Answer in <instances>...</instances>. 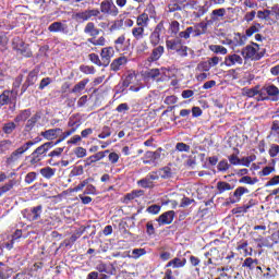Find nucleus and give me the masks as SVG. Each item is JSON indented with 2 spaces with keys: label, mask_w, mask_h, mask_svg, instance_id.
Segmentation results:
<instances>
[{
  "label": "nucleus",
  "mask_w": 279,
  "mask_h": 279,
  "mask_svg": "<svg viewBox=\"0 0 279 279\" xmlns=\"http://www.w3.org/2000/svg\"><path fill=\"white\" fill-rule=\"evenodd\" d=\"M279 154V145L278 144H272L269 148V156L270 158H276Z\"/></svg>",
  "instance_id": "obj_64"
},
{
  "label": "nucleus",
  "mask_w": 279,
  "mask_h": 279,
  "mask_svg": "<svg viewBox=\"0 0 279 279\" xmlns=\"http://www.w3.org/2000/svg\"><path fill=\"white\" fill-rule=\"evenodd\" d=\"M165 53V46H155V48L151 50L150 56L147 58L148 62H158L160 58H162V54Z\"/></svg>",
  "instance_id": "obj_22"
},
{
  "label": "nucleus",
  "mask_w": 279,
  "mask_h": 279,
  "mask_svg": "<svg viewBox=\"0 0 279 279\" xmlns=\"http://www.w3.org/2000/svg\"><path fill=\"white\" fill-rule=\"evenodd\" d=\"M266 50H260V45L256 43H252L246 47L242 48L241 56L245 60H252L253 62H258V60H263L265 58Z\"/></svg>",
  "instance_id": "obj_1"
},
{
  "label": "nucleus",
  "mask_w": 279,
  "mask_h": 279,
  "mask_svg": "<svg viewBox=\"0 0 279 279\" xmlns=\"http://www.w3.org/2000/svg\"><path fill=\"white\" fill-rule=\"evenodd\" d=\"M40 175L46 180H51L56 175V169L51 167H45L39 170Z\"/></svg>",
  "instance_id": "obj_34"
},
{
  "label": "nucleus",
  "mask_w": 279,
  "mask_h": 279,
  "mask_svg": "<svg viewBox=\"0 0 279 279\" xmlns=\"http://www.w3.org/2000/svg\"><path fill=\"white\" fill-rule=\"evenodd\" d=\"M86 228L87 227H80L74 234H72L70 238L65 239L61 244L60 247H68L69 250H71L73 247V245H75V242L77 241V239H80V236H82V234H84L86 232Z\"/></svg>",
  "instance_id": "obj_9"
},
{
  "label": "nucleus",
  "mask_w": 279,
  "mask_h": 279,
  "mask_svg": "<svg viewBox=\"0 0 279 279\" xmlns=\"http://www.w3.org/2000/svg\"><path fill=\"white\" fill-rule=\"evenodd\" d=\"M132 36L134 40L141 41L145 38V28L135 26L132 28Z\"/></svg>",
  "instance_id": "obj_32"
},
{
  "label": "nucleus",
  "mask_w": 279,
  "mask_h": 279,
  "mask_svg": "<svg viewBox=\"0 0 279 279\" xmlns=\"http://www.w3.org/2000/svg\"><path fill=\"white\" fill-rule=\"evenodd\" d=\"M209 50L213 51V53H220V56H226L228 53V49L220 45H210Z\"/></svg>",
  "instance_id": "obj_43"
},
{
  "label": "nucleus",
  "mask_w": 279,
  "mask_h": 279,
  "mask_svg": "<svg viewBox=\"0 0 279 279\" xmlns=\"http://www.w3.org/2000/svg\"><path fill=\"white\" fill-rule=\"evenodd\" d=\"M32 117V109H25L20 112L14 119L15 123H21V121H27Z\"/></svg>",
  "instance_id": "obj_37"
},
{
  "label": "nucleus",
  "mask_w": 279,
  "mask_h": 279,
  "mask_svg": "<svg viewBox=\"0 0 279 279\" xmlns=\"http://www.w3.org/2000/svg\"><path fill=\"white\" fill-rule=\"evenodd\" d=\"M36 143H40V137H36L35 141H28L21 147L16 148L10 155V157L8 158V161L16 162V160H19V158H21V156H23V154H25V151H28L31 147H34V145H36Z\"/></svg>",
  "instance_id": "obj_4"
},
{
  "label": "nucleus",
  "mask_w": 279,
  "mask_h": 279,
  "mask_svg": "<svg viewBox=\"0 0 279 279\" xmlns=\"http://www.w3.org/2000/svg\"><path fill=\"white\" fill-rule=\"evenodd\" d=\"M240 184H250L251 186L258 183V178H253L250 175H244L239 180Z\"/></svg>",
  "instance_id": "obj_47"
},
{
  "label": "nucleus",
  "mask_w": 279,
  "mask_h": 279,
  "mask_svg": "<svg viewBox=\"0 0 279 279\" xmlns=\"http://www.w3.org/2000/svg\"><path fill=\"white\" fill-rule=\"evenodd\" d=\"M62 133V129H49L40 133V136L46 138V141H56L58 138V135Z\"/></svg>",
  "instance_id": "obj_23"
},
{
  "label": "nucleus",
  "mask_w": 279,
  "mask_h": 279,
  "mask_svg": "<svg viewBox=\"0 0 279 279\" xmlns=\"http://www.w3.org/2000/svg\"><path fill=\"white\" fill-rule=\"evenodd\" d=\"M234 66L236 64H243V59L240 54L232 53L225 57V62L220 64V66Z\"/></svg>",
  "instance_id": "obj_18"
},
{
  "label": "nucleus",
  "mask_w": 279,
  "mask_h": 279,
  "mask_svg": "<svg viewBox=\"0 0 279 279\" xmlns=\"http://www.w3.org/2000/svg\"><path fill=\"white\" fill-rule=\"evenodd\" d=\"M205 258H208V260L205 263L206 266L213 265L214 260H221L223 256H221V252L218 247H213L208 252L204 254Z\"/></svg>",
  "instance_id": "obj_17"
},
{
  "label": "nucleus",
  "mask_w": 279,
  "mask_h": 279,
  "mask_svg": "<svg viewBox=\"0 0 279 279\" xmlns=\"http://www.w3.org/2000/svg\"><path fill=\"white\" fill-rule=\"evenodd\" d=\"M217 189V195H222V193H226V191H234V185L226 182V181H219L216 185Z\"/></svg>",
  "instance_id": "obj_29"
},
{
  "label": "nucleus",
  "mask_w": 279,
  "mask_h": 279,
  "mask_svg": "<svg viewBox=\"0 0 279 279\" xmlns=\"http://www.w3.org/2000/svg\"><path fill=\"white\" fill-rule=\"evenodd\" d=\"M145 254H147V251L145 248H134L132 251V258L138 260V258H141V256H145Z\"/></svg>",
  "instance_id": "obj_57"
},
{
  "label": "nucleus",
  "mask_w": 279,
  "mask_h": 279,
  "mask_svg": "<svg viewBox=\"0 0 279 279\" xmlns=\"http://www.w3.org/2000/svg\"><path fill=\"white\" fill-rule=\"evenodd\" d=\"M110 136H112V128L104 125L100 130V133L98 134V138L106 140L110 138Z\"/></svg>",
  "instance_id": "obj_41"
},
{
  "label": "nucleus",
  "mask_w": 279,
  "mask_h": 279,
  "mask_svg": "<svg viewBox=\"0 0 279 279\" xmlns=\"http://www.w3.org/2000/svg\"><path fill=\"white\" fill-rule=\"evenodd\" d=\"M80 125H82V120L77 119L76 116H71L68 121V128H71V130H80Z\"/></svg>",
  "instance_id": "obj_35"
},
{
  "label": "nucleus",
  "mask_w": 279,
  "mask_h": 279,
  "mask_svg": "<svg viewBox=\"0 0 279 279\" xmlns=\"http://www.w3.org/2000/svg\"><path fill=\"white\" fill-rule=\"evenodd\" d=\"M274 171H276V168L272 166H266L263 168L262 171L258 172V177L259 178H265L267 175H271V173H274Z\"/></svg>",
  "instance_id": "obj_52"
},
{
  "label": "nucleus",
  "mask_w": 279,
  "mask_h": 279,
  "mask_svg": "<svg viewBox=\"0 0 279 279\" xmlns=\"http://www.w3.org/2000/svg\"><path fill=\"white\" fill-rule=\"evenodd\" d=\"M125 64H128V57L122 56V57L114 59L111 62L110 69H111V71H114V72L121 71V68L125 66Z\"/></svg>",
  "instance_id": "obj_24"
},
{
  "label": "nucleus",
  "mask_w": 279,
  "mask_h": 279,
  "mask_svg": "<svg viewBox=\"0 0 279 279\" xmlns=\"http://www.w3.org/2000/svg\"><path fill=\"white\" fill-rule=\"evenodd\" d=\"M12 93H14V90H4L0 95V108H2V106H8V104H10V95H12Z\"/></svg>",
  "instance_id": "obj_42"
},
{
  "label": "nucleus",
  "mask_w": 279,
  "mask_h": 279,
  "mask_svg": "<svg viewBox=\"0 0 279 279\" xmlns=\"http://www.w3.org/2000/svg\"><path fill=\"white\" fill-rule=\"evenodd\" d=\"M226 16V9L220 8V9H216L211 12V20L213 21H219V17H223Z\"/></svg>",
  "instance_id": "obj_48"
},
{
  "label": "nucleus",
  "mask_w": 279,
  "mask_h": 279,
  "mask_svg": "<svg viewBox=\"0 0 279 279\" xmlns=\"http://www.w3.org/2000/svg\"><path fill=\"white\" fill-rule=\"evenodd\" d=\"M99 12L106 16H112L113 19L119 16V8L114 4V0H102L100 2Z\"/></svg>",
  "instance_id": "obj_5"
},
{
  "label": "nucleus",
  "mask_w": 279,
  "mask_h": 279,
  "mask_svg": "<svg viewBox=\"0 0 279 279\" xmlns=\"http://www.w3.org/2000/svg\"><path fill=\"white\" fill-rule=\"evenodd\" d=\"M149 43L151 47H158V45H160V35H158L157 33H154L153 31L149 36Z\"/></svg>",
  "instance_id": "obj_54"
},
{
  "label": "nucleus",
  "mask_w": 279,
  "mask_h": 279,
  "mask_svg": "<svg viewBox=\"0 0 279 279\" xmlns=\"http://www.w3.org/2000/svg\"><path fill=\"white\" fill-rule=\"evenodd\" d=\"M173 219H175V211L174 210H168L161 214L157 219V223L159 226H171L173 223Z\"/></svg>",
  "instance_id": "obj_15"
},
{
  "label": "nucleus",
  "mask_w": 279,
  "mask_h": 279,
  "mask_svg": "<svg viewBox=\"0 0 279 279\" xmlns=\"http://www.w3.org/2000/svg\"><path fill=\"white\" fill-rule=\"evenodd\" d=\"M40 119V113H35L31 119L27 120L26 128L27 130L34 129L38 120Z\"/></svg>",
  "instance_id": "obj_49"
},
{
  "label": "nucleus",
  "mask_w": 279,
  "mask_h": 279,
  "mask_svg": "<svg viewBox=\"0 0 279 279\" xmlns=\"http://www.w3.org/2000/svg\"><path fill=\"white\" fill-rule=\"evenodd\" d=\"M162 156V148H157L155 151L148 150L142 158L144 165H156Z\"/></svg>",
  "instance_id": "obj_8"
},
{
  "label": "nucleus",
  "mask_w": 279,
  "mask_h": 279,
  "mask_svg": "<svg viewBox=\"0 0 279 279\" xmlns=\"http://www.w3.org/2000/svg\"><path fill=\"white\" fill-rule=\"evenodd\" d=\"M158 173L159 178H161L162 180H169V178H173V171L171 170V168H169V166L160 168L158 170Z\"/></svg>",
  "instance_id": "obj_36"
},
{
  "label": "nucleus",
  "mask_w": 279,
  "mask_h": 279,
  "mask_svg": "<svg viewBox=\"0 0 279 279\" xmlns=\"http://www.w3.org/2000/svg\"><path fill=\"white\" fill-rule=\"evenodd\" d=\"M40 73V71L38 69H34L31 72H28L25 82L23 83L22 87H21V95H25V93H27V88H29V86H34V84H36V82H38V74Z\"/></svg>",
  "instance_id": "obj_7"
},
{
  "label": "nucleus",
  "mask_w": 279,
  "mask_h": 279,
  "mask_svg": "<svg viewBox=\"0 0 279 279\" xmlns=\"http://www.w3.org/2000/svg\"><path fill=\"white\" fill-rule=\"evenodd\" d=\"M53 142H46L43 145L38 146L28 158H31V165H38L45 156H47V151L52 149Z\"/></svg>",
  "instance_id": "obj_3"
},
{
  "label": "nucleus",
  "mask_w": 279,
  "mask_h": 279,
  "mask_svg": "<svg viewBox=\"0 0 279 279\" xmlns=\"http://www.w3.org/2000/svg\"><path fill=\"white\" fill-rule=\"evenodd\" d=\"M142 77L147 81L158 80V77H160V69L155 68V69L146 70L142 73Z\"/></svg>",
  "instance_id": "obj_25"
},
{
  "label": "nucleus",
  "mask_w": 279,
  "mask_h": 279,
  "mask_svg": "<svg viewBox=\"0 0 279 279\" xmlns=\"http://www.w3.org/2000/svg\"><path fill=\"white\" fill-rule=\"evenodd\" d=\"M242 267H246V269H250V271H254V258L252 257H247L244 259V262L242 263Z\"/></svg>",
  "instance_id": "obj_59"
},
{
  "label": "nucleus",
  "mask_w": 279,
  "mask_h": 279,
  "mask_svg": "<svg viewBox=\"0 0 279 279\" xmlns=\"http://www.w3.org/2000/svg\"><path fill=\"white\" fill-rule=\"evenodd\" d=\"M43 215V205H37L31 209H24V217L27 221H38Z\"/></svg>",
  "instance_id": "obj_11"
},
{
  "label": "nucleus",
  "mask_w": 279,
  "mask_h": 279,
  "mask_svg": "<svg viewBox=\"0 0 279 279\" xmlns=\"http://www.w3.org/2000/svg\"><path fill=\"white\" fill-rule=\"evenodd\" d=\"M48 32L51 34H58V32H64V24L62 22H53L48 26Z\"/></svg>",
  "instance_id": "obj_38"
},
{
  "label": "nucleus",
  "mask_w": 279,
  "mask_h": 279,
  "mask_svg": "<svg viewBox=\"0 0 279 279\" xmlns=\"http://www.w3.org/2000/svg\"><path fill=\"white\" fill-rule=\"evenodd\" d=\"M87 43H90V45H94V47H106V37L100 36L98 39L88 38Z\"/></svg>",
  "instance_id": "obj_45"
},
{
  "label": "nucleus",
  "mask_w": 279,
  "mask_h": 279,
  "mask_svg": "<svg viewBox=\"0 0 279 279\" xmlns=\"http://www.w3.org/2000/svg\"><path fill=\"white\" fill-rule=\"evenodd\" d=\"M182 39L180 38H173V39H167L166 40V47L168 51H175L182 47Z\"/></svg>",
  "instance_id": "obj_26"
},
{
  "label": "nucleus",
  "mask_w": 279,
  "mask_h": 279,
  "mask_svg": "<svg viewBox=\"0 0 279 279\" xmlns=\"http://www.w3.org/2000/svg\"><path fill=\"white\" fill-rule=\"evenodd\" d=\"M269 16H271L270 10L257 11V19H260V21H269L271 19Z\"/></svg>",
  "instance_id": "obj_55"
},
{
  "label": "nucleus",
  "mask_w": 279,
  "mask_h": 279,
  "mask_svg": "<svg viewBox=\"0 0 279 279\" xmlns=\"http://www.w3.org/2000/svg\"><path fill=\"white\" fill-rule=\"evenodd\" d=\"M169 33L171 36H178L180 34V22L172 21L169 26Z\"/></svg>",
  "instance_id": "obj_46"
},
{
  "label": "nucleus",
  "mask_w": 279,
  "mask_h": 279,
  "mask_svg": "<svg viewBox=\"0 0 279 279\" xmlns=\"http://www.w3.org/2000/svg\"><path fill=\"white\" fill-rule=\"evenodd\" d=\"M136 25L137 27H145L149 26V15L147 13H142L136 17Z\"/></svg>",
  "instance_id": "obj_31"
},
{
  "label": "nucleus",
  "mask_w": 279,
  "mask_h": 279,
  "mask_svg": "<svg viewBox=\"0 0 279 279\" xmlns=\"http://www.w3.org/2000/svg\"><path fill=\"white\" fill-rule=\"evenodd\" d=\"M108 154H110V150H101V151H97L96 154L87 157L84 162V167H92L93 165H95V162H99V160H104L106 158V156H108Z\"/></svg>",
  "instance_id": "obj_14"
},
{
  "label": "nucleus",
  "mask_w": 279,
  "mask_h": 279,
  "mask_svg": "<svg viewBox=\"0 0 279 279\" xmlns=\"http://www.w3.org/2000/svg\"><path fill=\"white\" fill-rule=\"evenodd\" d=\"M71 178H77V175H84V166H76L70 172Z\"/></svg>",
  "instance_id": "obj_56"
},
{
  "label": "nucleus",
  "mask_w": 279,
  "mask_h": 279,
  "mask_svg": "<svg viewBox=\"0 0 279 279\" xmlns=\"http://www.w3.org/2000/svg\"><path fill=\"white\" fill-rule=\"evenodd\" d=\"M16 130V123L8 122L3 124L2 132L4 134H12Z\"/></svg>",
  "instance_id": "obj_51"
},
{
  "label": "nucleus",
  "mask_w": 279,
  "mask_h": 279,
  "mask_svg": "<svg viewBox=\"0 0 279 279\" xmlns=\"http://www.w3.org/2000/svg\"><path fill=\"white\" fill-rule=\"evenodd\" d=\"M81 73H84L85 75H95V66L93 65H80Z\"/></svg>",
  "instance_id": "obj_53"
},
{
  "label": "nucleus",
  "mask_w": 279,
  "mask_h": 279,
  "mask_svg": "<svg viewBox=\"0 0 279 279\" xmlns=\"http://www.w3.org/2000/svg\"><path fill=\"white\" fill-rule=\"evenodd\" d=\"M245 43H247V36L241 34V33H235L233 37V45L234 47H243L245 46Z\"/></svg>",
  "instance_id": "obj_33"
},
{
  "label": "nucleus",
  "mask_w": 279,
  "mask_h": 279,
  "mask_svg": "<svg viewBox=\"0 0 279 279\" xmlns=\"http://www.w3.org/2000/svg\"><path fill=\"white\" fill-rule=\"evenodd\" d=\"M257 101H279V89L276 85H265L260 88Z\"/></svg>",
  "instance_id": "obj_2"
},
{
  "label": "nucleus",
  "mask_w": 279,
  "mask_h": 279,
  "mask_svg": "<svg viewBox=\"0 0 279 279\" xmlns=\"http://www.w3.org/2000/svg\"><path fill=\"white\" fill-rule=\"evenodd\" d=\"M217 169L223 173L230 169V163H228V160H221L218 162Z\"/></svg>",
  "instance_id": "obj_61"
},
{
  "label": "nucleus",
  "mask_w": 279,
  "mask_h": 279,
  "mask_svg": "<svg viewBox=\"0 0 279 279\" xmlns=\"http://www.w3.org/2000/svg\"><path fill=\"white\" fill-rule=\"evenodd\" d=\"M99 9H87L85 11L75 13L73 19L76 21V23H86V21H90V19L99 16Z\"/></svg>",
  "instance_id": "obj_6"
},
{
  "label": "nucleus",
  "mask_w": 279,
  "mask_h": 279,
  "mask_svg": "<svg viewBox=\"0 0 279 279\" xmlns=\"http://www.w3.org/2000/svg\"><path fill=\"white\" fill-rule=\"evenodd\" d=\"M243 95H245V97H256L257 96V100L260 99V86H255L252 88H244L243 89Z\"/></svg>",
  "instance_id": "obj_30"
},
{
  "label": "nucleus",
  "mask_w": 279,
  "mask_h": 279,
  "mask_svg": "<svg viewBox=\"0 0 279 279\" xmlns=\"http://www.w3.org/2000/svg\"><path fill=\"white\" fill-rule=\"evenodd\" d=\"M84 34L90 36V38H97L101 34V28H97L95 23L88 22L84 27Z\"/></svg>",
  "instance_id": "obj_20"
},
{
  "label": "nucleus",
  "mask_w": 279,
  "mask_h": 279,
  "mask_svg": "<svg viewBox=\"0 0 279 279\" xmlns=\"http://www.w3.org/2000/svg\"><path fill=\"white\" fill-rule=\"evenodd\" d=\"M14 186H16V180H14V179L10 180L4 185L0 186V197H1V195H4V193L12 191L14 189Z\"/></svg>",
  "instance_id": "obj_39"
},
{
  "label": "nucleus",
  "mask_w": 279,
  "mask_h": 279,
  "mask_svg": "<svg viewBox=\"0 0 279 279\" xmlns=\"http://www.w3.org/2000/svg\"><path fill=\"white\" fill-rule=\"evenodd\" d=\"M267 138L274 141V143H279V120L272 121Z\"/></svg>",
  "instance_id": "obj_21"
},
{
  "label": "nucleus",
  "mask_w": 279,
  "mask_h": 279,
  "mask_svg": "<svg viewBox=\"0 0 279 279\" xmlns=\"http://www.w3.org/2000/svg\"><path fill=\"white\" fill-rule=\"evenodd\" d=\"M88 58L93 64H96V66H104V61L99 59V54L93 52L88 54Z\"/></svg>",
  "instance_id": "obj_50"
},
{
  "label": "nucleus",
  "mask_w": 279,
  "mask_h": 279,
  "mask_svg": "<svg viewBox=\"0 0 279 279\" xmlns=\"http://www.w3.org/2000/svg\"><path fill=\"white\" fill-rule=\"evenodd\" d=\"M248 245L250 243L247 242V240H241L236 243L235 250L236 252H239V254H243L244 256H252V252H254V250L250 247L248 251Z\"/></svg>",
  "instance_id": "obj_19"
},
{
  "label": "nucleus",
  "mask_w": 279,
  "mask_h": 279,
  "mask_svg": "<svg viewBox=\"0 0 279 279\" xmlns=\"http://www.w3.org/2000/svg\"><path fill=\"white\" fill-rule=\"evenodd\" d=\"M100 58L102 61L104 66H109L110 65V60L114 58V48L112 47H105L100 51Z\"/></svg>",
  "instance_id": "obj_16"
},
{
  "label": "nucleus",
  "mask_w": 279,
  "mask_h": 279,
  "mask_svg": "<svg viewBox=\"0 0 279 279\" xmlns=\"http://www.w3.org/2000/svg\"><path fill=\"white\" fill-rule=\"evenodd\" d=\"M186 265V258L180 259V257H174L170 262L167 263L166 269H169V267H172V269H180Z\"/></svg>",
  "instance_id": "obj_27"
},
{
  "label": "nucleus",
  "mask_w": 279,
  "mask_h": 279,
  "mask_svg": "<svg viewBox=\"0 0 279 279\" xmlns=\"http://www.w3.org/2000/svg\"><path fill=\"white\" fill-rule=\"evenodd\" d=\"M175 150L177 151L190 153L191 151V146L189 144H184V143L180 142V143H177Z\"/></svg>",
  "instance_id": "obj_60"
},
{
  "label": "nucleus",
  "mask_w": 279,
  "mask_h": 279,
  "mask_svg": "<svg viewBox=\"0 0 279 279\" xmlns=\"http://www.w3.org/2000/svg\"><path fill=\"white\" fill-rule=\"evenodd\" d=\"M189 29L192 38H198V36H204V34L208 32V24L201 22L195 24L194 26H189Z\"/></svg>",
  "instance_id": "obj_13"
},
{
  "label": "nucleus",
  "mask_w": 279,
  "mask_h": 279,
  "mask_svg": "<svg viewBox=\"0 0 279 279\" xmlns=\"http://www.w3.org/2000/svg\"><path fill=\"white\" fill-rule=\"evenodd\" d=\"M260 24L259 23H255V25H252L251 27H248L245 31V36L246 38H251V36H254V34H258V32H260Z\"/></svg>",
  "instance_id": "obj_44"
},
{
  "label": "nucleus",
  "mask_w": 279,
  "mask_h": 279,
  "mask_svg": "<svg viewBox=\"0 0 279 279\" xmlns=\"http://www.w3.org/2000/svg\"><path fill=\"white\" fill-rule=\"evenodd\" d=\"M88 82H90V80H88V78L82 80L76 85H74L71 93H74V94L82 93V90H84L86 88V84H88Z\"/></svg>",
  "instance_id": "obj_40"
},
{
  "label": "nucleus",
  "mask_w": 279,
  "mask_h": 279,
  "mask_svg": "<svg viewBox=\"0 0 279 279\" xmlns=\"http://www.w3.org/2000/svg\"><path fill=\"white\" fill-rule=\"evenodd\" d=\"M76 158H86V148L78 146L74 149Z\"/></svg>",
  "instance_id": "obj_62"
},
{
  "label": "nucleus",
  "mask_w": 279,
  "mask_h": 279,
  "mask_svg": "<svg viewBox=\"0 0 279 279\" xmlns=\"http://www.w3.org/2000/svg\"><path fill=\"white\" fill-rule=\"evenodd\" d=\"M250 193V189L245 186H238L231 197H229L227 204H239L241 202V197L243 195H247Z\"/></svg>",
  "instance_id": "obj_12"
},
{
  "label": "nucleus",
  "mask_w": 279,
  "mask_h": 279,
  "mask_svg": "<svg viewBox=\"0 0 279 279\" xmlns=\"http://www.w3.org/2000/svg\"><path fill=\"white\" fill-rule=\"evenodd\" d=\"M114 49L118 52L128 51V46L125 45V35H120L114 41Z\"/></svg>",
  "instance_id": "obj_28"
},
{
  "label": "nucleus",
  "mask_w": 279,
  "mask_h": 279,
  "mask_svg": "<svg viewBox=\"0 0 279 279\" xmlns=\"http://www.w3.org/2000/svg\"><path fill=\"white\" fill-rule=\"evenodd\" d=\"M36 178H38V174L36 172H28L25 177V183L26 184H32Z\"/></svg>",
  "instance_id": "obj_63"
},
{
  "label": "nucleus",
  "mask_w": 279,
  "mask_h": 279,
  "mask_svg": "<svg viewBox=\"0 0 279 279\" xmlns=\"http://www.w3.org/2000/svg\"><path fill=\"white\" fill-rule=\"evenodd\" d=\"M96 269L98 274H100L101 279H109L111 276H114V274H117V268L112 264L108 266V264L101 263L97 265Z\"/></svg>",
  "instance_id": "obj_10"
},
{
  "label": "nucleus",
  "mask_w": 279,
  "mask_h": 279,
  "mask_svg": "<svg viewBox=\"0 0 279 279\" xmlns=\"http://www.w3.org/2000/svg\"><path fill=\"white\" fill-rule=\"evenodd\" d=\"M155 34H158L159 36H162V34H165V32H167V28H165V21H160L155 29L153 31Z\"/></svg>",
  "instance_id": "obj_58"
}]
</instances>
